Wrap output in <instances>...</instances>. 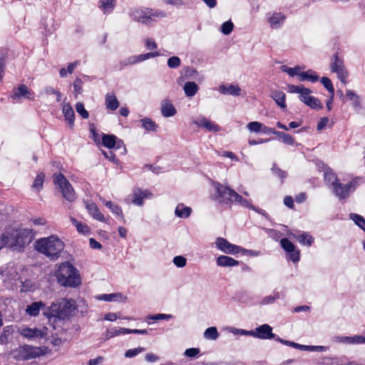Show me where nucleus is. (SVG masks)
<instances>
[{"instance_id": "obj_36", "label": "nucleus", "mask_w": 365, "mask_h": 365, "mask_svg": "<svg viewBox=\"0 0 365 365\" xmlns=\"http://www.w3.org/2000/svg\"><path fill=\"white\" fill-rule=\"evenodd\" d=\"M349 217L361 230H365V219L362 216L358 214L351 213Z\"/></svg>"}, {"instance_id": "obj_50", "label": "nucleus", "mask_w": 365, "mask_h": 365, "mask_svg": "<svg viewBox=\"0 0 365 365\" xmlns=\"http://www.w3.org/2000/svg\"><path fill=\"white\" fill-rule=\"evenodd\" d=\"M312 93V91L308 88H304L302 92L299 94V100L303 102L304 104H306L307 102H308L309 98L311 97L310 94Z\"/></svg>"}, {"instance_id": "obj_49", "label": "nucleus", "mask_w": 365, "mask_h": 365, "mask_svg": "<svg viewBox=\"0 0 365 365\" xmlns=\"http://www.w3.org/2000/svg\"><path fill=\"white\" fill-rule=\"evenodd\" d=\"M145 349L143 347H138L135 349H128L125 353V356L127 358H132L145 351Z\"/></svg>"}, {"instance_id": "obj_61", "label": "nucleus", "mask_w": 365, "mask_h": 365, "mask_svg": "<svg viewBox=\"0 0 365 365\" xmlns=\"http://www.w3.org/2000/svg\"><path fill=\"white\" fill-rule=\"evenodd\" d=\"M279 294L278 292L275 293L274 295H270V296H268V297H264L262 301V303L263 304H271V303H273L276 299H279Z\"/></svg>"}, {"instance_id": "obj_25", "label": "nucleus", "mask_w": 365, "mask_h": 365, "mask_svg": "<svg viewBox=\"0 0 365 365\" xmlns=\"http://www.w3.org/2000/svg\"><path fill=\"white\" fill-rule=\"evenodd\" d=\"M293 237L303 245L311 246L314 242V238L309 234L303 232L300 235H293Z\"/></svg>"}, {"instance_id": "obj_32", "label": "nucleus", "mask_w": 365, "mask_h": 365, "mask_svg": "<svg viewBox=\"0 0 365 365\" xmlns=\"http://www.w3.org/2000/svg\"><path fill=\"white\" fill-rule=\"evenodd\" d=\"M142 127L148 131H156L158 128L157 124L149 118L141 119Z\"/></svg>"}, {"instance_id": "obj_29", "label": "nucleus", "mask_w": 365, "mask_h": 365, "mask_svg": "<svg viewBox=\"0 0 365 365\" xmlns=\"http://www.w3.org/2000/svg\"><path fill=\"white\" fill-rule=\"evenodd\" d=\"M106 108L110 110H115L119 106V102L115 96L107 94L106 96Z\"/></svg>"}, {"instance_id": "obj_5", "label": "nucleus", "mask_w": 365, "mask_h": 365, "mask_svg": "<svg viewBox=\"0 0 365 365\" xmlns=\"http://www.w3.org/2000/svg\"><path fill=\"white\" fill-rule=\"evenodd\" d=\"M213 187L215 190V197L220 203L226 205L235 203L243 207L256 210L255 207L249 200L244 199L237 192L230 188L229 187L224 185L218 182H214Z\"/></svg>"}, {"instance_id": "obj_22", "label": "nucleus", "mask_w": 365, "mask_h": 365, "mask_svg": "<svg viewBox=\"0 0 365 365\" xmlns=\"http://www.w3.org/2000/svg\"><path fill=\"white\" fill-rule=\"evenodd\" d=\"M117 138L114 135L103 134L102 136L103 145L108 148H113L116 143H118V148L120 144L123 143L121 140L116 142Z\"/></svg>"}, {"instance_id": "obj_33", "label": "nucleus", "mask_w": 365, "mask_h": 365, "mask_svg": "<svg viewBox=\"0 0 365 365\" xmlns=\"http://www.w3.org/2000/svg\"><path fill=\"white\" fill-rule=\"evenodd\" d=\"M103 202L113 213L123 218V214L120 206L113 203L111 201H106L105 200H103Z\"/></svg>"}, {"instance_id": "obj_31", "label": "nucleus", "mask_w": 365, "mask_h": 365, "mask_svg": "<svg viewBox=\"0 0 365 365\" xmlns=\"http://www.w3.org/2000/svg\"><path fill=\"white\" fill-rule=\"evenodd\" d=\"M161 113L165 118L172 117L175 115L176 109L170 103L166 102L162 104Z\"/></svg>"}, {"instance_id": "obj_20", "label": "nucleus", "mask_w": 365, "mask_h": 365, "mask_svg": "<svg viewBox=\"0 0 365 365\" xmlns=\"http://www.w3.org/2000/svg\"><path fill=\"white\" fill-rule=\"evenodd\" d=\"M219 91L222 94H229L234 96H239L241 95V88L236 85H222L219 87Z\"/></svg>"}, {"instance_id": "obj_13", "label": "nucleus", "mask_w": 365, "mask_h": 365, "mask_svg": "<svg viewBox=\"0 0 365 365\" xmlns=\"http://www.w3.org/2000/svg\"><path fill=\"white\" fill-rule=\"evenodd\" d=\"M11 98L13 101H21L23 99H33V93L24 84L19 85L13 89Z\"/></svg>"}, {"instance_id": "obj_62", "label": "nucleus", "mask_w": 365, "mask_h": 365, "mask_svg": "<svg viewBox=\"0 0 365 365\" xmlns=\"http://www.w3.org/2000/svg\"><path fill=\"white\" fill-rule=\"evenodd\" d=\"M319 76L316 73L315 71L309 69L307 71V81H309L312 83H315L317 82L318 80H319Z\"/></svg>"}, {"instance_id": "obj_15", "label": "nucleus", "mask_w": 365, "mask_h": 365, "mask_svg": "<svg viewBox=\"0 0 365 365\" xmlns=\"http://www.w3.org/2000/svg\"><path fill=\"white\" fill-rule=\"evenodd\" d=\"M47 329L43 327V329L38 328H23L19 331L20 334L29 339H43L46 335Z\"/></svg>"}, {"instance_id": "obj_7", "label": "nucleus", "mask_w": 365, "mask_h": 365, "mask_svg": "<svg viewBox=\"0 0 365 365\" xmlns=\"http://www.w3.org/2000/svg\"><path fill=\"white\" fill-rule=\"evenodd\" d=\"M129 16L136 22L150 26L157 19L165 17L166 14L161 10H155L148 7H138L130 9Z\"/></svg>"}, {"instance_id": "obj_23", "label": "nucleus", "mask_w": 365, "mask_h": 365, "mask_svg": "<svg viewBox=\"0 0 365 365\" xmlns=\"http://www.w3.org/2000/svg\"><path fill=\"white\" fill-rule=\"evenodd\" d=\"M286 16L281 13H274L271 17L269 18L268 21L270 26L274 29L279 28L285 20Z\"/></svg>"}, {"instance_id": "obj_58", "label": "nucleus", "mask_w": 365, "mask_h": 365, "mask_svg": "<svg viewBox=\"0 0 365 365\" xmlns=\"http://www.w3.org/2000/svg\"><path fill=\"white\" fill-rule=\"evenodd\" d=\"M160 55V52L156 51L154 52H150V53H144V54H140L138 58H140V61L141 62V61H145L147 59H149L150 58L159 56Z\"/></svg>"}, {"instance_id": "obj_9", "label": "nucleus", "mask_w": 365, "mask_h": 365, "mask_svg": "<svg viewBox=\"0 0 365 365\" xmlns=\"http://www.w3.org/2000/svg\"><path fill=\"white\" fill-rule=\"evenodd\" d=\"M15 358L18 360H28L41 356L45 354L42 347L24 345L15 351Z\"/></svg>"}, {"instance_id": "obj_27", "label": "nucleus", "mask_w": 365, "mask_h": 365, "mask_svg": "<svg viewBox=\"0 0 365 365\" xmlns=\"http://www.w3.org/2000/svg\"><path fill=\"white\" fill-rule=\"evenodd\" d=\"M192 212L190 207L185 206L183 204H178L175 207V214L178 217L187 218Z\"/></svg>"}, {"instance_id": "obj_59", "label": "nucleus", "mask_w": 365, "mask_h": 365, "mask_svg": "<svg viewBox=\"0 0 365 365\" xmlns=\"http://www.w3.org/2000/svg\"><path fill=\"white\" fill-rule=\"evenodd\" d=\"M289 258L291 261H292L294 263L297 262L299 261L300 259V253L299 250L294 249L293 251L289 252Z\"/></svg>"}, {"instance_id": "obj_19", "label": "nucleus", "mask_w": 365, "mask_h": 365, "mask_svg": "<svg viewBox=\"0 0 365 365\" xmlns=\"http://www.w3.org/2000/svg\"><path fill=\"white\" fill-rule=\"evenodd\" d=\"M62 112L65 117V120L68 122L70 128H72L75 120V113L71 105L69 103L63 104Z\"/></svg>"}, {"instance_id": "obj_42", "label": "nucleus", "mask_w": 365, "mask_h": 365, "mask_svg": "<svg viewBox=\"0 0 365 365\" xmlns=\"http://www.w3.org/2000/svg\"><path fill=\"white\" fill-rule=\"evenodd\" d=\"M71 221L73 224L76 226L78 232L83 235L88 234L89 232V227L86 224L79 222L74 218H71Z\"/></svg>"}, {"instance_id": "obj_11", "label": "nucleus", "mask_w": 365, "mask_h": 365, "mask_svg": "<svg viewBox=\"0 0 365 365\" xmlns=\"http://www.w3.org/2000/svg\"><path fill=\"white\" fill-rule=\"evenodd\" d=\"M330 68L331 72L336 73L339 81L343 83H346L348 78V71H346L344 61L338 54H335L331 59Z\"/></svg>"}, {"instance_id": "obj_14", "label": "nucleus", "mask_w": 365, "mask_h": 365, "mask_svg": "<svg viewBox=\"0 0 365 365\" xmlns=\"http://www.w3.org/2000/svg\"><path fill=\"white\" fill-rule=\"evenodd\" d=\"M252 336L261 339H276V334L272 333V328L267 324L257 327L255 333H251Z\"/></svg>"}, {"instance_id": "obj_10", "label": "nucleus", "mask_w": 365, "mask_h": 365, "mask_svg": "<svg viewBox=\"0 0 365 365\" xmlns=\"http://www.w3.org/2000/svg\"><path fill=\"white\" fill-rule=\"evenodd\" d=\"M359 178L352 179L346 184H343L339 181L333 187V192L340 200L346 199L349 197L350 193L355 191L359 185Z\"/></svg>"}, {"instance_id": "obj_18", "label": "nucleus", "mask_w": 365, "mask_h": 365, "mask_svg": "<svg viewBox=\"0 0 365 365\" xmlns=\"http://www.w3.org/2000/svg\"><path fill=\"white\" fill-rule=\"evenodd\" d=\"M216 264L219 267H226L237 266L240 262L231 257L220 255L217 258Z\"/></svg>"}, {"instance_id": "obj_53", "label": "nucleus", "mask_w": 365, "mask_h": 365, "mask_svg": "<svg viewBox=\"0 0 365 365\" xmlns=\"http://www.w3.org/2000/svg\"><path fill=\"white\" fill-rule=\"evenodd\" d=\"M173 262L174 264L178 267H184L186 265L187 259L183 256H175L173 259Z\"/></svg>"}, {"instance_id": "obj_28", "label": "nucleus", "mask_w": 365, "mask_h": 365, "mask_svg": "<svg viewBox=\"0 0 365 365\" xmlns=\"http://www.w3.org/2000/svg\"><path fill=\"white\" fill-rule=\"evenodd\" d=\"M115 6V0H99V7L104 14L113 11Z\"/></svg>"}, {"instance_id": "obj_45", "label": "nucleus", "mask_w": 365, "mask_h": 365, "mask_svg": "<svg viewBox=\"0 0 365 365\" xmlns=\"http://www.w3.org/2000/svg\"><path fill=\"white\" fill-rule=\"evenodd\" d=\"M262 125V123H259L257 121H252V122H250L247 125V128L250 132H252V133H261Z\"/></svg>"}, {"instance_id": "obj_64", "label": "nucleus", "mask_w": 365, "mask_h": 365, "mask_svg": "<svg viewBox=\"0 0 365 365\" xmlns=\"http://www.w3.org/2000/svg\"><path fill=\"white\" fill-rule=\"evenodd\" d=\"M272 171L277 175L279 178L283 180L287 177V174L284 171L282 170L280 168L277 167L275 164L273 165L272 168Z\"/></svg>"}, {"instance_id": "obj_48", "label": "nucleus", "mask_w": 365, "mask_h": 365, "mask_svg": "<svg viewBox=\"0 0 365 365\" xmlns=\"http://www.w3.org/2000/svg\"><path fill=\"white\" fill-rule=\"evenodd\" d=\"M76 110L77 113L82 116L83 118L87 119L89 117L88 112L85 109L83 103H77L76 104Z\"/></svg>"}, {"instance_id": "obj_40", "label": "nucleus", "mask_w": 365, "mask_h": 365, "mask_svg": "<svg viewBox=\"0 0 365 365\" xmlns=\"http://www.w3.org/2000/svg\"><path fill=\"white\" fill-rule=\"evenodd\" d=\"M277 136L285 144L293 145L294 143V138L288 133L278 131Z\"/></svg>"}, {"instance_id": "obj_4", "label": "nucleus", "mask_w": 365, "mask_h": 365, "mask_svg": "<svg viewBox=\"0 0 365 365\" xmlns=\"http://www.w3.org/2000/svg\"><path fill=\"white\" fill-rule=\"evenodd\" d=\"M213 187L215 190V197L220 203L226 205L235 203L243 207L256 210L255 207L249 200L244 199L237 192L230 188L229 187L224 185L218 182H214Z\"/></svg>"}, {"instance_id": "obj_3", "label": "nucleus", "mask_w": 365, "mask_h": 365, "mask_svg": "<svg viewBox=\"0 0 365 365\" xmlns=\"http://www.w3.org/2000/svg\"><path fill=\"white\" fill-rule=\"evenodd\" d=\"M35 250L52 260L57 259L64 249L63 242L55 235L41 237L34 243Z\"/></svg>"}, {"instance_id": "obj_51", "label": "nucleus", "mask_w": 365, "mask_h": 365, "mask_svg": "<svg viewBox=\"0 0 365 365\" xmlns=\"http://www.w3.org/2000/svg\"><path fill=\"white\" fill-rule=\"evenodd\" d=\"M321 83L327 89L329 93H334V88L331 80L327 77H322L321 78Z\"/></svg>"}, {"instance_id": "obj_52", "label": "nucleus", "mask_w": 365, "mask_h": 365, "mask_svg": "<svg viewBox=\"0 0 365 365\" xmlns=\"http://www.w3.org/2000/svg\"><path fill=\"white\" fill-rule=\"evenodd\" d=\"M181 61L178 56H172L168 60V66L170 68H176L180 66Z\"/></svg>"}, {"instance_id": "obj_21", "label": "nucleus", "mask_w": 365, "mask_h": 365, "mask_svg": "<svg viewBox=\"0 0 365 365\" xmlns=\"http://www.w3.org/2000/svg\"><path fill=\"white\" fill-rule=\"evenodd\" d=\"M86 209L94 219L101 222L105 221L104 215L101 212L95 203H86Z\"/></svg>"}, {"instance_id": "obj_41", "label": "nucleus", "mask_w": 365, "mask_h": 365, "mask_svg": "<svg viewBox=\"0 0 365 365\" xmlns=\"http://www.w3.org/2000/svg\"><path fill=\"white\" fill-rule=\"evenodd\" d=\"M125 330H130L127 328H119V329H111L107 331L106 339L113 338L120 334H130V332H125Z\"/></svg>"}, {"instance_id": "obj_6", "label": "nucleus", "mask_w": 365, "mask_h": 365, "mask_svg": "<svg viewBox=\"0 0 365 365\" xmlns=\"http://www.w3.org/2000/svg\"><path fill=\"white\" fill-rule=\"evenodd\" d=\"M58 282L63 287H76L81 284V277L77 269L66 262L59 265L56 272Z\"/></svg>"}, {"instance_id": "obj_34", "label": "nucleus", "mask_w": 365, "mask_h": 365, "mask_svg": "<svg viewBox=\"0 0 365 365\" xmlns=\"http://www.w3.org/2000/svg\"><path fill=\"white\" fill-rule=\"evenodd\" d=\"M145 198L144 192L140 189H135L133 192V202L137 205H142L143 204V199Z\"/></svg>"}, {"instance_id": "obj_30", "label": "nucleus", "mask_w": 365, "mask_h": 365, "mask_svg": "<svg viewBox=\"0 0 365 365\" xmlns=\"http://www.w3.org/2000/svg\"><path fill=\"white\" fill-rule=\"evenodd\" d=\"M14 330L12 326H6L4 328L0 334V344H6L9 343V337L13 334Z\"/></svg>"}, {"instance_id": "obj_24", "label": "nucleus", "mask_w": 365, "mask_h": 365, "mask_svg": "<svg viewBox=\"0 0 365 365\" xmlns=\"http://www.w3.org/2000/svg\"><path fill=\"white\" fill-rule=\"evenodd\" d=\"M271 96L279 107L282 108H286V95L284 92L274 90L272 92Z\"/></svg>"}, {"instance_id": "obj_38", "label": "nucleus", "mask_w": 365, "mask_h": 365, "mask_svg": "<svg viewBox=\"0 0 365 365\" xmlns=\"http://www.w3.org/2000/svg\"><path fill=\"white\" fill-rule=\"evenodd\" d=\"M306 105L317 110H319L323 108L321 101L317 98L314 96L309 98L308 102L306 103Z\"/></svg>"}, {"instance_id": "obj_37", "label": "nucleus", "mask_w": 365, "mask_h": 365, "mask_svg": "<svg viewBox=\"0 0 365 365\" xmlns=\"http://www.w3.org/2000/svg\"><path fill=\"white\" fill-rule=\"evenodd\" d=\"M139 55L130 56L120 63V69L124 68L125 66L129 65H133L138 62H140Z\"/></svg>"}, {"instance_id": "obj_1", "label": "nucleus", "mask_w": 365, "mask_h": 365, "mask_svg": "<svg viewBox=\"0 0 365 365\" xmlns=\"http://www.w3.org/2000/svg\"><path fill=\"white\" fill-rule=\"evenodd\" d=\"M34 237L31 229L7 230L0 237V249L8 247L13 250H20L29 245Z\"/></svg>"}, {"instance_id": "obj_57", "label": "nucleus", "mask_w": 365, "mask_h": 365, "mask_svg": "<svg viewBox=\"0 0 365 365\" xmlns=\"http://www.w3.org/2000/svg\"><path fill=\"white\" fill-rule=\"evenodd\" d=\"M83 81L81 78H77L73 83L74 92L76 93V97L78 94H80L83 91L82 88Z\"/></svg>"}, {"instance_id": "obj_39", "label": "nucleus", "mask_w": 365, "mask_h": 365, "mask_svg": "<svg viewBox=\"0 0 365 365\" xmlns=\"http://www.w3.org/2000/svg\"><path fill=\"white\" fill-rule=\"evenodd\" d=\"M122 297V294L120 293H113V294H103L100 295L98 299L100 300H103L106 302H113L117 301L119 298Z\"/></svg>"}, {"instance_id": "obj_63", "label": "nucleus", "mask_w": 365, "mask_h": 365, "mask_svg": "<svg viewBox=\"0 0 365 365\" xmlns=\"http://www.w3.org/2000/svg\"><path fill=\"white\" fill-rule=\"evenodd\" d=\"M200 353V349L197 348H189L187 349L184 353V354L187 357H195Z\"/></svg>"}, {"instance_id": "obj_12", "label": "nucleus", "mask_w": 365, "mask_h": 365, "mask_svg": "<svg viewBox=\"0 0 365 365\" xmlns=\"http://www.w3.org/2000/svg\"><path fill=\"white\" fill-rule=\"evenodd\" d=\"M216 247L227 255H236L239 253L240 246L231 244L223 237H217L215 241Z\"/></svg>"}, {"instance_id": "obj_44", "label": "nucleus", "mask_w": 365, "mask_h": 365, "mask_svg": "<svg viewBox=\"0 0 365 365\" xmlns=\"http://www.w3.org/2000/svg\"><path fill=\"white\" fill-rule=\"evenodd\" d=\"M324 179L327 182H330L333 187L339 181L336 175L331 171H327L325 173Z\"/></svg>"}, {"instance_id": "obj_8", "label": "nucleus", "mask_w": 365, "mask_h": 365, "mask_svg": "<svg viewBox=\"0 0 365 365\" xmlns=\"http://www.w3.org/2000/svg\"><path fill=\"white\" fill-rule=\"evenodd\" d=\"M54 184L58 185L61 190L63 197L69 202H73L76 199L75 191L69 181L63 174L54 175Z\"/></svg>"}, {"instance_id": "obj_2", "label": "nucleus", "mask_w": 365, "mask_h": 365, "mask_svg": "<svg viewBox=\"0 0 365 365\" xmlns=\"http://www.w3.org/2000/svg\"><path fill=\"white\" fill-rule=\"evenodd\" d=\"M77 309L76 302L71 299H61L51 303L43 310V316L49 321L52 319H66L74 315Z\"/></svg>"}, {"instance_id": "obj_35", "label": "nucleus", "mask_w": 365, "mask_h": 365, "mask_svg": "<svg viewBox=\"0 0 365 365\" xmlns=\"http://www.w3.org/2000/svg\"><path fill=\"white\" fill-rule=\"evenodd\" d=\"M219 333L215 327L207 328L204 332V337L206 339L215 340L218 338Z\"/></svg>"}, {"instance_id": "obj_56", "label": "nucleus", "mask_w": 365, "mask_h": 365, "mask_svg": "<svg viewBox=\"0 0 365 365\" xmlns=\"http://www.w3.org/2000/svg\"><path fill=\"white\" fill-rule=\"evenodd\" d=\"M304 88V87L302 85L295 86V85H293V84H289L287 86V89H288L287 91L290 93H299V94H300V93L302 92V91L303 90Z\"/></svg>"}, {"instance_id": "obj_43", "label": "nucleus", "mask_w": 365, "mask_h": 365, "mask_svg": "<svg viewBox=\"0 0 365 365\" xmlns=\"http://www.w3.org/2000/svg\"><path fill=\"white\" fill-rule=\"evenodd\" d=\"M280 245L288 253L289 252H292L295 249V245L289 241L287 238H282L280 240Z\"/></svg>"}, {"instance_id": "obj_55", "label": "nucleus", "mask_w": 365, "mask_h": 365, "mask_svg": "<svg viewBox=\"0 0 365 365\" xmlns=\"http://www.w3.org/2000/svg\"><path fill=\"white\" fill-rule=\"evenodd\" d=\"M172 318L171 314H157L154 315H150L148 317V319L152 320H168Z\"/></svg>"}, {"instance_id": "obj_47", "label": "nucleus", "mask_w": 365, "mask_h": 365, "mask_svg": "<svg viewBox=\"0 0 365 365\" xmlns=\"http://www.w3.org/2000/svg\"><path fill=\"white\" fill-rule=\"evenodd\" d=\"M234 24L231 21H225L221 26V32L225 35H229L233 30Z\"/></svg>"}, {"instance_id": "obj_54", "label": "nucleus", "mask_w": 365, "mask_h": 365, "mask_svg": "<svg viewBox=\"0 0 365 365\" xmlns=\"http://www.w3.org/2000/svg\"><path fill=\"white\" fill-rule=\"evenodd\" d=\"M44 175L43 173H40L37 175L36 179L34 180L33 187L39 190L43 187Z\"/></svg>"}, {"instance_id": "obj_46", "label": "nucleus", "mask_w": 365, "mask_h": 365, "mask_svg": "<svg viewBox=\"0 0 365 365\" xmlns=\"http://www.w3.org/2000/svg\"><path fill=\"white\" fill-rule=\"evenodd\" d=\"M301 68L299 66H295L294 68H290L287 66H282L281 70L283 72L287 73L289 76L293 77L298 74V72L300 71Z\"/></svg>"}, {"instance_id": "obj_60", "label": "nucleus", "mask_w": 365, "mask_h": 365, "mask_svg": "<svg viewBox=\"0 0 365 365\" xmlns=\"http://www.w3.org/2000/svg\"><path fill=\"white\" fill-rule=\"evenodd\" d=\"M242 253L244 255H250L252 257H257L259 255V252L252 250H247L240 246L239 253Z\"/></svg>"}, {"instance_id": "obj_26", "label": "nucleus", "mask_w": 365, "mask_h": 365, "mask_svg": "<svg viewBox=\"0 0 365 365\" xmlns=\"http://www.w3.org/2000/svg\"><path fill=\"white\" fill-rule=\"evenodd\" d=\"M183 89L186 96L192 97L198 91L199 86L196 83L193 81H189L185 84Z\"/></svg>"}, {"instance_id": "obj_16", "label": "nucleus", "mask_w": 365, "mask_h": 365, "mask_svg": "<svg viewBox=\"0 0 365 365\" xmlns=\"http://www.w3.org/2000/svg\"><path fill=\"white\" fill-rule=\"evenodd\" d=\"M193 123L198 127L205 128L208 131L211 132H217L220 130V128L218 125L215 124L214 122L210 120L205 117H199L196 119L193 120Z\"/></svg>"}, {"instance_id": "obj_17", "label": "nucleus", "mask_w": 365, "mask_h": 365, "mask_svg": "<svg viewBox=\"0 0 365 365\" xmlns=\"http://www.w3.org/2000/svg\"><path fill=\"white\" fill-rule=\"evenodd\" d=\"M46 309V304L43 302H34L27 306L25 312L29 317H35L39 314L41 310L43 311Z\"/></svg>"}]
</instances>
